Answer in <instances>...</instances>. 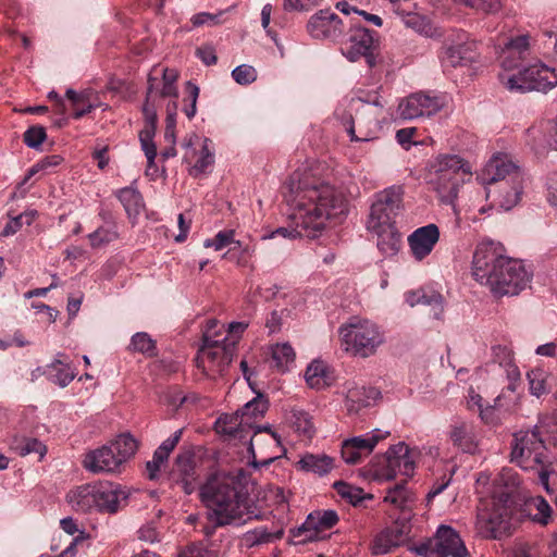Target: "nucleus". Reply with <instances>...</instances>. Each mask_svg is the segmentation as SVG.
<instances>
[{
  "mask_svg": "<svg viewBox=\"0 0 557 557\" xmlns=\"http://www.w3.org/2000/svg\"><path fill=\"white\" fill-rule=\"evenodd\" d=\"M219 322L211 319L207 322L202 335V345L196 357V366L207 376L222 375L233 360L235 354V341L228 342L225 336L216 338L220 332L216 330Z\"/></svg>",
  "mask_w": 557,
  "mask_h": 557,
  "instance_id": "obj_6",
  "label": "nucleus"
},
{
  "mask_svg": "<svg viewBox=\"0 0 557 557\" xmlns=\"http://www.w3.org/2000/svg\"><path fill=\"white\" fill-rule=\"evenodd\" d=\"M345 350L355 357L368 358L373 356L384 343V334L380 327L370 320L351 318L339 327Z\"/></svg>",
  "mask_w": 557,
  "mask_h": 557,
  "instance_id": "obj_8",
  "label": "nucleus"
},
{
  "mask_svg": "<svg viewBox=\"0 0 557 557\" xmlns=\"http://www.w3.org/2000/svg\"><path fill=\"white\" fill-rule=\"evenodd\" d=\"M510 460L524 470L546 465L547 448L539 431H519L513 434Z\"/></svg>",
  "mask_w": 557,
  "mask_h": 557,
  "instance_id": "obj_9",
  "label": "nucleus"
},
{
  "mask_svg": "<svg viewBox=\"0 0 557 557\" xmlns=\"http://www.w3.org/2000/svg\"><path fill=\"white\" fill-rule=\"evenodd\" d=\"M285 199L293 209L294 228L278 227L270 237H317L329 221H338L348 213V201L333 185L309 172L295 173L287 185Z\"/></svg>",
  "mask_w": 557,
  "mask_h": 557,
  "instance_id": "obj_1",
  "label": "nucleus"
},
{
  "mask_svg": "<svg viewBox=\"0 0 557 557\" xmlns=\"http://www.w3.org/2000/svg\"><path fill=\"white\" fill-rule=\"evenodd\" d=\"M407 300L411 306L422 305L430 307V314L434 319H441L444 312L443 297L435 290H416L408 296Z\"/></svg>",
  "mask_w": 557,
  "mask_h": 557,
  "instance_id": "obj_27",
  "label": "nucleus"
},
{
  "mask_svg": "<svg viewBox=\"0 0 557 557\" xmlns=\"http://www.w3.org/2000/svg\"><path fill=\"white\" fill-rule=\"evenodd\" d=\"M234 235L235 231L233 230L221 231L214 236V238L207 239L205 242V247H213L215 250H221L230 244H235L237 247H240V242H235Z\"/></svg>",
  "mask_w": 557,
  "mask_h": 557,
  "instance_id": "obj_51",
  "label": "nucleus"
},
{
  "mask_svg": "<svg viewBox=\"0 0 557 557\" xmlns=\"http://www.w3.org/2000/svg\"><path fill=\"white\" fill-rule=\"evenodd\" d=\"M493 361L504 367L510 379H518L520 372L513 363V351L507 345H495L492 347Z\"/></svg>",
  "mask_w": 557,
  "mask_h": 557,
  "instance_id": "obj_35",
  "label": "nucleus"
},
{
  "mask_svg": "<svg viewBox=\"0 0 557 557\" xmlns=\"http://www.w3.org/2000/svg\"><path fill=\"white\" fill-rule=\"evenodd\" d=\"M112 451L123 465L133 457L138 448L137 441L131 434H121L109 444Z\"/></svg>",
  "mask_w": 557,
  "mask_h": 557,
  "instance_id": "obj_36",
  "label": "nucleus"
},
{
  "mask_svg": "<svg viewBox=\"0 0 557 557\" xmlns=\"http://www.w3.org/2000/svg\"><path fill=\"white\" fill-rule=\"evenodd\" d=\"M547 121L531 126L527 132V141L535 151L549 147V135L546 129Z\"/></svg>",
  "mask_w": 557,
  "mask_h": 557,
  "instance_id": "obj_39",
  "label": "nucleus"
},
{
  "mask_svg": "<svg viewBox=\"0 0 557 557\" xmlns=\"http://www.w3.org/2000/svg\"><path fill=\"white\" fill-rule=\"evenodd\" d=\"M271 354L275 367L282 372L288 370V366L294 362L296 356L293 347L288 343L272 346Z\"/></svg>",
  "mask_w": 557,
  "mask_h": 557,
  "instance_id": "obj_40",
  "label": "nucleus"
},
{
  "mask_svg": "<svg viewBox=\"0 0 557 557\" xmlns=\"http://www.w3.org/2000/svg\"><path fill=\"white\" fill-rule=\"evenodd\" d=\"M223 14V11H220L218 14H211L208 12L197 13L191 16L190 22L194 27H200L206 24L208 25H218L221 23L220 16Z\"/></svg>",
  "mask_w": 557,
  "mask_h": 557,
  "instance_id": "obj_61",
  "label": "nucleus"
},
{
  "mask_svg": "<svg viewBox=\"0 0 557 557\" xmlns=\"http://www.w3.org/2000/svg\"><path fill=\"white\" fill-rule=\"evenodd\" d=\"M557 84V73L542 63L532 64L508 77L506 87L510 91H547Z\"/></svg>",
  "mask_w": 557,
  "mask_h": 557,
  "instance_id": "obj_11",
  "label": "nucleus"
},
{
  "mask_svg": "<svg viewBox=\"0 0 557 557\" xmlns=\"http://www.w3.org/2000/svg\"><path fill=\"white\" fill-rule=\"evenodd\" d=\"M157 81L158 79L152 76L148 77L146 102L143 108V113L146 120L145 128H152L153 133H156L158 116L154 106L150 104L149 101L153 96L154 84L157 83Z\"/></svg>",
  "mask_w": 557,
  "mask_h": 557,
  "instance_id": "obj_43",
  "label": "nucleus"
},
{
  "mask_svg": "<svg viewBox=\"0 0 557 557\" xmlns=\"http://www.w3.org/2000/svg\"><path fill=\"white\" fill-rule=\"evenodd\" d=\"M247 425L237 410L235 413L223 414L215 422V431L230 437L243 440Z\"/></svg>",
  "mask_w": 557,
  "mask_h": 557,
  "instance_id": "obj_28",
  "label": "nucleus"
},
{
  "mask_svg": "<svg viewBox=\"0 0 557 557\" xmlns=\"http://www.w3.org/2000/svg\"><path fill=\"white\" fill-rule=\"evenodd\" d=\"M530 392L532 395L540 397L547 392L546 389V374L541 369H534L527 374Z\"/></svg>",
  "mask_w": 557,
  "mask_h": 557,
  "instance_id": "obj_49",
  "label": "nucleus"
},
{
  "mask_svg": "<svg viewBox=\"0 0 557 557\" xmlns=\"http://www.w3.org/2000/svg\"><path fill=\"white\" fill-rule=\"evenodd\" d=\"M413 494L407 488L406 482L395 484L389 487L384 497V502L392 504L401 511H410L414 503Z\"/></svg>",
  "mask_w": 557,
  "mask_h": 557,
  "instance_id": "obj_32",
  "label": "nucleus"
},
{
  "mask_svg": "<svg viewBox=\"0 0 557 557\" xmlns=\"http://www.w3.org/2000/svg\"><path fill=\"white\" fill-rule=\"evenodd\" d=\"M386 455L389 467H392L395 472V478L397 474L405 475L406 478H410L413 474L414 461L410 455L408 446L405 443L400 442L391 446L387 449Z\"/></svg>",
  "mask_w": 557,
  "mask_h": 557,
  "instance_id": "obj_25",
  "label": "nucleus"
},
{
  "mask_svg": "<svg viewBox=\"0 0 557 557\" xmlns=\"http://www.w3.org/2000/svg\"><path fill=\"white\" fill-rule=\"evenodd\" d=\"M440 239V228L436 224H428L413 231L408 237V244L414 259L421 261L428 257Z\"/></svg>",
  "mask_w": 557,
  "mask_h": 557,
  "instance_id": "obj_19",
  "label": "nucleus"
},
{
  "mask_svg": "<svg viewBox=\"0 0 557 557\" xmlns=\"http://www.w3.org/2000/svg\"><path fill=\"white\" fill-rule=\"evenodd\" d=\"M494 480L491 479V474L486 473V472H481L479 473L478 478H476V492L479 494H486V493H491V495L493 494V488H494Z\"/></svg>",
  "mask_w": 557,
  "mask_h": 557,
  "instance_id": "obj_62",
  "label": "nucleus"
},
{
  "mask_svg": "<svg viewBox=\"0 0 557 557\" xmlns=\"http://www.w3.org/2000/svg\"><path fill=\"white\" fill-rule=\"evenodd\" d=\"M443 108V101L437 96L425 92H413L400 100L398 114L405 120L429 117Z\"/></svg>",
  "mask_w": 557,
  "mask_h": 557,
  "instance_id": "obj_14",
  "label": "nucleus"
},
{
  "mask_svg": "<svg viewBox=\"0 0 557 557\" xmlns=\"http://www.w3.org/2000/svg\"><path fill=\"white\" fill-rule=\"evenodd\" d=\"M282 536L283 530L270 532L267 528L261 527L246 532L243 536V541L245 545L250 548L260 544L271 543L275 540H280Z\"/></svg>",
  "mask_w": 557,
  "mask_h": 557,
  "instance_id": "obj_38",
  "label": "nucleus"
},
{
  "mask_svg": "<svg viewBox=\"0 0 557 557\" xmlns=\"http://www.w3.org/2000/svg\"><path fill=\"white\" fill-rule=\"evenodd\" d=\"M529 47V37L528 36H517L516 38L510 39V41L506 45V52L510 55H518L520 59V54L525 51Z\"/></svg>",
  "mask_w": 557,
  "mask_h": 557,
  "instance_id": "obj_60",
  "label": "nucleus"
},
{
  "mask_svg": "<svg viewBox=\"0 0 557 557\" xmlns=\"http://www.w3.org/2000/svg\"><path fill=\"white\" fill-rule=\"evenodd\" d=\"M472 264L475 281L498 297L518 295L532 277L522 261L503 256L502 248L491 242L478 245Z\"/></svg>",
  "mask_w": 557,
  "mask_h": 557,
  "instance_id": "obj_4",
  "label": "nucleus"
},
{
  "mask_svg": "<svg viewBox=\"0 0 557 557\" xmlns=\"http://www.w3.org/2000/svg\"><path fill=\"white\" fill-rule=\"evenodd\" d=\"M62 161H63V158L59 154H51V156L45 157L42 160H40L38 163H36L35 165H33L29 169L27 175L24 178V183L26 181H28L32 176H34L36 173H38L39 171H44L49 168L58 166L59 164L62 163Z\"/></svg>",
  "mask_w": 557,
  "mask_h": 557,
  "instance_id": "obj_58",
  "label": "nucleus"
},
{
  "mask_svg": "<svg viewBox=\"0 0 557 557\" xmlns=\"http://www.w3.org/2000/svg\"><path fill=\"white\" fill-rule=\"evenodd\" d=\"M154 134L156 133H153L152 128H144L139 133V140L141 149L147 158L148 168H152L154 165V159L157 157V146L153 141Z\"/></svg>",
  "mask_w": 557,
  "mask_h": 557,
  "instance_id": "obj_46",
  "label": "nucleus"
},
{
  "mask_svg": "<svg viewBox=\"0 0 557 557\" xmlns=\"http://www.w3.org/2000/svg\"><path fill=\"white\" fill-rule=\"evenodd\" d=\"M467 176H471L470 166L456 154L438 156L431 164L430 184L444 203L455 201Z\"/></svg>",
  "mask_w": 557,
  "mask_h": 557,
  "instance_id": "obj_7",
  "label": "nucleus"
},
{
  "mask_svg": "<svg viewBox=\"0 0 557 557\" xmlns=\"http://www.w3.org/2000/svg\"><path fill=\"white\" fill-rule=\"evenodd\" d=\"M157 458H158V453L154 451L153 456H152V460H149L146 463V471H147V476L149 480L158 479L161 466L165 461H168V459L163 458V457L161 459H157Z\"/></svg>",
  "mask_w": 557,
  "mask_h": 557,
  "instance_id": "obj_63",
  "label": "nucleus"
},
{
  "mask_svg": "<svg viewBox=\"0 0 557 557\" xmlns=\"http://www.w3.org/2000/svg\"><path fill=\"white\" fill-rule=\"evenodd\" d=\"M305 379L308 385L312 388H324L327 383L326 366L319 360L312 361L306 370Z\"/></svg>",
  "mask_w": 557,
  "mask_h": 557,
  "instance_id": "obj_37",
  "label": "nucleus"
},
{
  "mask_svg": "<svg viewBox=\"0 0 557 557\" xmlns=\"http://www.w3.org/2000/svg\"><path fill=\"white\" fill-rule=\"evenodd\" d=\"M186 92L187 98L184 100L185 102L189 101V103H186L184 107V113L188 119H193L197 112V99L199 97V87L195 85L191 82L186 83Z\"/></svg>",
  "mask_w": 557,
  "mask_h": 557,
  "instance_id": "obj_56",
  "label": "nucleus"
},
{
  "mask_svg": "<svg viewBox=\"0 0 557 557\" xmlns=\"http://www.w3.org/2000/svg\"><path fill=\"white\" fill-rule=\"evenodd\" d=\"M183 435V429L176 430L169 438L163 441L161 445L154 450L158 453V458L161 459L166 458L169 459L170 454L174 450V448L180 443Z\"/></svg>",
  "mask_w": 557,
  "mask_h": 557,
  "instance_id": "obj_57",
  "label": "nucleus"
},
{
  "mask_svg": "<svg viewBox=\"0 0 557 557\" xmlns=\"http://www.w3.org/2000/svg\"><path fill=\"white\" fill-rule=\"evenodd\" d=\"M541 547L537 543H520L512 550L511 557H541Z\"/></svg>",
  "mask_w": 557,
  "mask_h": 557,
  "instance_id": "obj_59",
  "label": "nucleus"
},
{
  "mask_svg": "<svg viewBox=\"0 0 557 557\" xmlns=\"http://www.w3.org/2000/svg\"><path fill=\"white\" fill-rule=\"evenodd\" d=\"M49 367L55 371L52 379L53 383L61 387L67 386L75 377V373L71 367L60 359H55Z\"/></svg>",
  "mask_w": 557,
  "mask_h": 557,
  "instance_id": "obj_45",
  "label": "nucleus"
},
{
  "mask_svg": "<svg viewBox=\"0 0 557 557\" xmlns=\"http://www.w3.org/2000/svg\"><path fill=\"white\" fill-rule=\"evenodd\" d=\"M267 432L270 435V444L273 446L275 450L281 447V437L274 432L270 425L257 426L253 435L250 438V447L249 450L252 453L253 457H256L255 446L261 444V438L259 436L260 433Z\"/></svg>",
  "mask_w": 557,
  "mask_h": 557,
  "instance_id": "obj_52",
  "label": "nucleus"
},
{
  "mask_svg": "<svg viewBox=\"0 0 557 557\" xmlns=\"http://www.w3.org/2000/svg\"><path fill=\"white\" fill-rule=\"evenodd\" d=\"M126 491L119 484L97 482L77 486L66 495V500L76 512L91 511L115 513L126 504Z\"/></svg>",
  "mask_w": 557,
  "mask_h": 557,
  "instance_id": "obj_5",
  "label": "nucleus"
},
{
  "mask_svg": "<svg viewBox=\"0 0 557 557\" xmlns=\"http://www.w3.org/2000/svg\"><path fill=\"white\" fill-rule=\"evenodd\" d=\"M131 349L147 356H154L157 354L156 342L145 332H138L132 336Z\"/></svg>",
  "mask_w": 557,
  "mask_h": 557,
  "instance_id": "obj_42",
  "label": "nucleus"
},
{
  "mask_svg": "<svg viewBox=\"0 0 557 557\" xmlns=\"http://www.w3.org/2000/svg\"><path fill=\"white\" fill-rule=\"evenodd\" d=\"M293 425L295 430L305 435L308 438H311L314 434V426L311 421V417L305 411H297L293 414Z\"/></svg>",
  "mask_w": 557,
  "mask_h": 557,
  "instance_id": "obj_50",
  "label": "nucleus"
},
{
  "mask_svg": "<svg viewBox=\"0 0 557 557\" xmlns=\"http://www.w3.org/2000/svg\"><path fill=\"white\" fill-rule=\"evenodd\" d=\"M529 506H534L537 510V513L533 516V521L546 525L550 519L552 515V508L549 504L542 497L537 496L534 497L530 503Z\"/></svg>",
  "mask_w": 557,
  "mask_h": 557,
  "instance_id": "obj_53",
  "label": "nucleus"
},
{
  "mask_svg": "<svg viewBox=\"0 0 557 557\" xmlns=\"http://www.w3.org/2000/svg\"><path fill=\"white\" fill-rule=\"evenodd\" d=\"M403 196L404 189L398 185L379 191L371 206L368 227H376L381 223H395L394 219L403 208Z\"/></svg>",
  "mask_w": 557,
  "mask_h": 557,
  "instance_id": "obj_12",
  "label": "nucleus"
},
{
  "mask_svg": "<svg viewBox=\"0 0 557 557\" xmlns=\"http://www.w3.org/2000/svg\"><path fill=\"white\" fill-rule=\"evenodd\" d=\"M406 533L398 524H393L375 535L371 550L374 555L387 554L406 542Z\"/></svg>",
  "mask_w": 557,
  "mask_h": 557,
  "instance_id": "obj_23",
  "label": "nucleus"
},
{
  "mask_svg": "<svg viewBox=\"0 0 557 557\" xmlns=\"http://www.w3.org/2000/svg\"><path fill=\"white\" fill-rule=\"evenodd\" d=\"M116 196L123 205L128 219L134 222L145 209L141 194L136 188L125 187L120 189Z\"/></svg>",
  "mask_w": 557,
  "mask_h": 557,
  "instance_id": "obj_30",
  "label": "nucleus"
},
{
  "mask_svg": "<svg viewBox=\"0 0 557 557\" xmlns=\"http://www.w3.org/2000/svg\"><path fill=\"white\" fill-rule=\"evenodd\" d=\"M307 30L317 39H337L344 33V22L330 10H320L312 15Z\"/></svg>",
  "mask_w": 557,
  "mask_h": 557,
  "instance_id": "obj_17",
  "label": "nucleus"
},
{
  "mask_svg": "<svg viewBox=\"0 0 557 557\" xmlns=\"http://www.w3.org/2000/svg\"><path fill=\"white\" fill-rule=\"evenodd\" d=\"M120 235L115 224L111 226H100L88 235L90 246L99 248L119 239Z\"/></svg>",
  "mask_w": 557,
  "mask_h": 557,
  "instance_id": "obj_41",
  "label": "nucleus"
},
{
  "mask_svg": "<svg viewBox=\"0 0 557 557\" xmlns=\"http://www.w3.org/2000/svg\"><path fill=\"white\" fill-rule=\"evenodd\" d=\"M485 174L488 183L499 184L505 180L513 181L516 175L524 177L520 166L506 154L493 157L485 166Z\"/></svg>",
  "mask_w": 557,
  "mask_h": 557,
  "instance_id": "obj_21",
  "label": "nucleus"
},
{
  "mask_svg": "<svg viewBox=\"0 0 557 557\" xmlns=\"http://www.w3.org/2000/svg\"><path fill=\"white\" fill-rule=\"evenodd\" d=\"M333 461L332 457L324 454H306L297 462V467L305 472L324 475L332 470Z\"/></svg>",
  "mask_w": 557,
  "mask_h": 557,
  "instance_id": "obj_31",
  "label": "nucleus"
},
{
  "mask_svg": "<svg viewBox=\"0 0 557 557\" xmlns=\"http://www.w3.org/2000/svg\"><path fill=\"white\" fill-rule=\"evenodd\" d=\"M449 440L453 445L466 454H475L478 450V440L474 428L466 421L454 423L449 431Z\"/></svg>",
  "mask_w": 557,
  "mask_h": 557,
  "instance_id": "obj_24",
  "label": "nucleus"
},
{
  "mask_svg": "<svg viewBox=\"0 0 557 557\" xmlns=\"http://www.w3.org/2000/svg\"><path fill=\"white\" fill-rule=\"evenodd\" d=\"M170 475L187 495L191 494L197 487L198 480L194 454L189 450L180 453L175 457Z\"/></svg>",
  "mask_w": 557,
  "mask_h": 557,
  "instance_id": "obj_18",
  "label": "nucleus"
},
{
  "mask_svg": "<svg viewBox=\"0 0 557 557\" xmlns=\"http://www.w3.org/2000/svg\"><path fill=\"white\" fill-rule=\"evenodd\" d=\"M109 445L88 451L83 459V467L92 473H113L122 466Z\"/></svg>",
  "mask_w": 557,
  "mask_h": 557,
  "instance_id": "obj_20",
  "label": "nucleus"
},
{
  "mask_svg": "<svg viewBox=\"0 0 557 557\" xmlns=\"http://www.w3.org/2000/svg\"><path fill=\"white\" fill-rule=\"evenodd\" d=\"M269 408V401L264 398L263 395L258 394L252 400L248 401L242 409H239V413L246 423L247 428H252L253 421L258 418L264 416L265 411Z\"/></svg>",
  "mask_w": 557,
  "mask_h": 557,
  "instance_id": "obj_34",
  "label": "nucleus"
},
{
  "mask_svg": "<svg viewBox=\"0 0 557 557\" xmlns=\"http://www.w3.org/2000/svg\"><path fill=\"white\" fill-rule=\"evenodd\" d=\"M337 522L338 516L334 510L314 511L307 517L294 536L301 537V543L315 542L323 537L322 532L332 529Z\"/></svg>",
  "mask_w": 557,
  "mask_h": 557,
  "instance_id": "obj_16",
  "label": "nucleus"
},
{
  "mask_svg": "<svg viewBox=\"0 0 557 557\" xmlns=\"http://www.w3.org/2000/svg\"><path fill=\"white\" fill-rule=\"evenodd\" d=\"M520 478L512 469L504 468L495 478L493 494L481 498L476 507L475 531L486 540L510 536L518 521L517 493Z\"/></svg>",
  "mask_w": 557,
  "mask_h": 557,
  "instance_id": "obj_2",
  "label": "nucleus"
},
{
  "mask_svg": "<svg viewBox=\"0 0 557 557\" xmlns=\"http://www.w3.org/2000/svg\"><path fill=\"white\" fill-rule=\"evenodd\" d=\"M389 435V432L374 430L366 436H355L345 440L342 444V458L348 465L359 463L363 457L369 456L377 443Z\"/></svg>",
  "mask_w": 557,
  "mask_h": 557,
  "instance_id": "obj_15",
  "label": "nucleus"
},
{
  "mask_svg": "<svg viewBox=\"0 0 557 557\" xmlns=\"http://www.w3.org/2000/svg\"><path fill=\"white\" fill-rule=\"evenodd\" d=\"M376 235V246L386 257L397 255L401 246V235L395 226V223H381L376 227H368Z\"/></svg>",
  "mask_w": 557,
  "mask_h": 557,
  "instance_id": "obj_22",
  "label": "nucleus"
},
{
  "mask_svg": "<svg viewBox=\"0 0 557 557\" xmlns=\"http://www.w3.org/2000/svg\"><path fill=\"white\" fill-rule=\"evenodd\" d=\"M524 177L516 175L513 181L505 180L497 186V202L504 210L517 206L523 193Z\"/></svg>",
  "mask_w": 557,
  "mask_h": 557,
  "instance_id": "obj_26",
  "label": "nucleus"
},
{
  "mask_svg": "<svg viewBox=\"0 0 557 557\" xmlns=\"http://www.w3.org/2000/svg\"><path fill=\"white\" fill-rule=\"evenodd\" d=\"M373 35V32L363 26L350 25L348 38L342 46L343 54L351 62L364 58L369 67H373L376 64V40Z\"/></svg>",
  "mask_w": 557,
  "mask_h": 557,
  "instance_id": "obj_13",
  "label": "nucleus"
},
{
  "mask_svg": "<svg viewBox=\"0 0 557 557\" xmlns=\"http://www.w3.org/2000/svg\"><path fill=\"white\" fill-rule=\"evenodd\" d=\"M372 473L374 479L380 481H389L395 479V472L389 467L387 455L375 457L372 463Z\"/></svg>",
  "mask_w": 557,
  "mask_h": 557,
  "instance_id": "obj_47",
  "label": "nucleus"
},
{
  "mask_svg": "<svg viewBox=\"0 0 557 557\" xmlns=\"http://www.w3.org/2000/svg\"><path fill=\"white\" fill-rule=\"evenodd\" d=\"M178 78V73L174 69H164L162 71V88L160 90L161 97H173L176 98L178 95L177 87L175 85Z\"/></svg>",
  "mask_w": 557,
  "mask_h": 557,
  "instance_id": "obj_48",
  "label": "nucleus"
},
{
  "mask_svg": "<svg viewBox=\"0 0 557 557\" xmlns=\"http://www.w3.org/2000/svg\"><path fill=\"white\" fill-rule=\"evenodd\" d=\"M339 120L352 141H369L373 138V132L364 125L361 116H358V128L355 127V119L350 113L343 112Z\"/></svg>",
  "mask_w": 557,
  "mask_h": 557,
  "instance_id": "obj_33",
  "label": "nucleus"
},
{
  "mask_svg": "<svg viewBox=\"0 0 557 557\" xmlns=\"http://www.w3.org/2000/svg\"><path fill=\"white\" fill-rule=\"evenodd\" d=\"M66 98L69 100H71L72 102V107H73V110H74V113H73V117L78 120L81 117H83L84 115L90 113L94 109H95V106L92 103H87L86 108H81L79 107V103H86L88 102V94H85V92H76L75 90L73 89H67L66 90Z\"/></svg>",
  "mask_w": 557,
  "mask_h": 557,
  "instance_id": "obj_44",
  "label": "nucleus"
},
{
  "mask_svg": "<svg viewBox=\"0 0 557 557\" xmlns=\"http://www.w3.org/2000/svg\"><path fill=\"white\" fill-rule=\"evenodd\" d=\"M416 133H417L416 127L400 128L396 133V139L400 146L408 149L410 147V145L413 143L412 138Z\"/></svg>",
  "mask_w": 557,
  "mask_h": 557,
  "instance_id": "obj_64",
  "label": "nucleus"
},
{
  "mask_svg": "<svg viewBox=\"0 0 557 557\" xmlns=\"http://www.w3.org/2000/svg\"><path fill=\"white\" fill-rule=\"evenodd\" d=\"M232 77L237 84L248 85L257 79V71L251 65L242 64L232 71Z\"/></svg>",
  "mask_w": 557,
  "mask_h": 557,
  "instance_id": "obj_55",
  "label": "nucleus"
},
{
  "mask_svg": "<svg viewBox=\"0 0 557 557\" xmlns=\"http://www.w3.org/2000/svg\"><path fill=\"white\" fill-rule=\"evenodd\" d=\"M199 498L208 510V519L216 527L261 518L251 510L248 493L239 476L233 473L209 475L199 487Z\"/></svg>",
  "mask_w": 557,
  "mask_h": 557,
  "instance_id": "obj_3",
  "label": "nucleus"
},
{
  "mask_svg": "<svg viewBox=\"0 0 557 557\" xmlns=\"http://www.w3.org/2000/svg\"><path fill=\"white\" fill-rule=\"evenodd\" d=\"M47 134L44 126L35 125L26 129L23 135L24 143L27 147L37 149L46 140Z\"/></svg>",
  "mask_w": 557,
  "mask_h": 557,
  "instance_id": "obj_54",
  "label": "nucleus"
},
{
  "mask_svg": "<svg viewBox=\"0 0 557 557\" xmlns=\"http://www.w3.org/2000/svg\"><path fill=\"white\" fill-rule=\"evenodd\" d=\"M476 46L474 42H463L450 46L446 50V61L451 66L467 65L476 61Z\"/></svg>",
  "mask_w": 557,
  "mask_h": 557,
  "instance_id": "obj_29",
  "label": "nucleus"
},
{
  "mask_svg": "<svg viewBox=\"0 0 557 557\" xmlns=\"http://www.w3.org/2000/svg\"><path fill=\"white\" fill-rule=\"evenodd\" d=\"M422 557H467L468 550L459 534L449 525H441L432 539L414 547Z\"/></svg>",
  "mask_w": 557,
  "mask_h": 557,
  "instance_id": "obj_10",
  "label": "nucleus"
}]
</instances>
